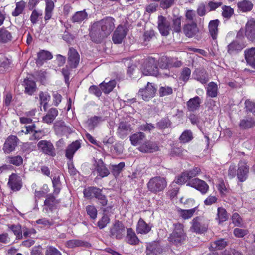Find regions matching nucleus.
Listing matches in <instances>:
<instances>
[{
    "instance_id": "1",
    "label": "nucleus",
    "mask_w": 255,
    "mask_h": 255,
    "mask_svg": "<svg viewBox=\"0 0 255 255\" xmlns=\"http://www.w3.org/2000/svg\"><path fill=\"white\" fill-rule=\"evenodd\" d=\"M115 21L113 18L106 17L93 23L89 33L92 41L98 42L101 39L109 35L115 28Z\"/></svg>"
},
{
    "instance_id": "2",
    "label": "nucleus",
    "mask_w": 255,
    "mask_h": 255,
    "mask_svg": "<svg viewBox=\"0 0 255 255\" xmlns=\"http://www.w3.org/2000/svg\"><path fill=\"white\" fill-rule=\"evenodd\" d=\"M167 186V181L165 178L156 176L151 178L147 184L149 191L153 193H157L163 191Z\"/></svg>"
},
{
    "instance_id": "3",
    "label": "nucleus",
    "mask_w": 255,
    "mask_h": 255,
    "mask_svg": "<svg viewBox=\"0 0 255 255\" xmlns=\"http://www.w3.org/2000/svg\"><path fill=\"white\" fill-rule=\"evenodd\" d=\"M174 229L172 233L168 238L169 241L175 244L181 243L185 240L186 235L183 230V225L175 223L173 225Z\"/></svg>"
},
{
    "instance_id": "4",
    "label": "nucleus",
    "mask_w": 255,
    "mask_h": 255,
    "mask_svg": "<svg viewBox=\"0 0 255 255\" xmlns=\"http://www.w3.org/2000/svg\"><path fill=\"white\" fill-rule=\"evenodd\" d=\"M142 73L145 75H153L157 76L158 74L162 75V73L158 72V68L153 58L150 59L148 62L145 63L141 68ZM165 76H168L167 73H163Z\"/></svg>"
},
{
    "instance_id": "5",
    "label": "nucleus",
    "mask_w": 255,
    "mask_h": 255,
    "mask_svg": "<svg viewBox=\"0 0 255 255\" xmlns=\"http://www.w3.org/2000/svg\"><path fill=\"white\" fill-rule=\"evenodd\" d=\"M125 226L121 222L116 221L110 228V235L117 239H121L125 234Z\"/></svg>"
},
{
    "instance_id": "6",
    "label": "nucleus",
    "mask_w": 255,
    "mask_h": 255,
    "mask_svg": "<svg viewBox=\"0 0 255 255\" xmlns=\"http://www.w3.org/2000/svg\"><path fill=\"white\" fill-rule=\"evenodd\" d=\"M192 226L190 230L197 233H203L207 229V224L204 219L201 217L194 218L191 222Z\"/></svg>"
},
{
    "instance_id": "7",
    "label": "nucleus",
    "mask_w": 255,
    "mask_h": 255,
    "mask_svg": "<svg viewBox=\"0 0 255 255\" xmlns=\"http://www.w3.org/2000/svg\"><path fill=\"white\" fill-rule=\"evenodd\" d=\"M38 149L43 153L50 156L56 155L55 148L52 143L47 140H41L37 144Z\"/></svg>"
},
{
    "instance_id": "8",
    "label": "nucleus",
    "mask_w": 255,
    "mask_h": 255,
    "mask_svg": "<svg viewBox=\"0 0 255 255\" xmlns=\"http://www.w3.org/2000/svg\"><path fill=\"white\" fill-rule=\"evenodd\" d=\"M7 185L13 191H19L22 186V179L18 174L12 173L9 177Z\"/></svg>"
},
{
    "instance_id": "9",
    "label": "nucleus",
    "mask_w": 255,
    "mask_h": 255,
    "mask_svg": "<svg viewBox=\"0 0 255 255\" xmlns=\"http://www.w3.org/2000/svg\"><path fill=\"white\" fill-rule=\"evenodd\" d=\"M18 138L14 135H10L6 139L3 147L4 152L9 154L13 151L17 146Z\"/></svg>"
},
{
    "instance_id": "10",
    "label": "nucleus",
    "mask_w": 255,
    "mask_h": 255,
    "mask_svg": "<svg viewBox=\"0 0 255 255\" xmlns=\"http://www.w3.org/2000/svg\"><path fill=\"white\" fill-rule=\"evenodd\" d=\"M237 170V177L239 181L242 182L247 178L249 173V167L244 161H240L238 163Z\"/></svg>"
},
{
    "instance_id": "11",
    "label": "nucleus",
    "mask_w": 255,
    "mask_h": 255,
    "mask_svg": "<svg viewBox=\"0 0 255 255\" xmlns=\"http://www.w3.org/2000/svg\"><path fill=\"white\" fill-rule=\"evenodd\" d=\"M156 91V88L149 82L147 83V86L144 89L139 91L138 94L142 96V99L145 101H148L153 97Z\"/></svg>"
},
{
    "instance_id": "12",
    "label": "nucleus",
    "mask_w": 255,
    "mask_h": 255,
    "mask_svg": "<svg viewBox=\"0 0 255 255\" xmlns=\"http://www.w3.org/2000/svg\"><path fill=\"white\" fill-rule=\"evenodd\" d=\"M128 30L127 28L119 25L114 32L112 40L115 44L121 43L124 38L127 35Z\"/></svg>"
},
{
    "instance_id": "13",
    "label": "nucleus",
    "mask_w": 255,
    "mask_h": 255,
    "mask_svg": "<svg viewBox=\"0 0 255 255\" xmlns=\"http://www.w3.org/2000/svg\"><path fill=\"white\" fill-rule=\"evenodd\" d=\"M187 185L196 189L203 194L206 193L209 189V186L206 182L198 178L192 179L187 184Z\"/></svg>"
},
{
    "instance_id": "14",
    "label": "nucleus",
    "mask_w": 255,
    "mask_h": 255,
    "mask_svg": "<svg viewBox=\"0 0 255 255\" xmlns=\"http://www.w3.org/2000/svg\"><path fill=\"white\" fill-rule=\"evenodd\" d=\"M132 129L131 125L127 122H121L119 124L117 129V134L122 139L126 138Z\"/></svg>"
},
{
    "instance_id": "15",
    "label": "nucleus",
    "mask_w": 255,
    "mask_h": 255,
    "mask_svg": "<svg viewBox=\"0 0 255 255\" xmlns=\"http://www.w3.org/2000/svg\"><path fill=\"white\" fill-rule=\"evenodd\" d=\"M158 27L161 35L167 36L169 34L171 29L170 22L162 16H158Z\"/></svg>"
},
{
    "instance_id": "16",
    "label": "nucleus",
    "mask_w": 255,
    "mask_h": 255,
    "mask_svg": "<svg viewBox=\"0 0 255 255\" xmlns=\"http://www.w3.org/2000/svg\"><path fill=\"white\" fill-rule=\"evenodd\" d=\"M138 150L143 153H151L158 151L159 147L156 142L147 140L139 146Z\"/></svg>"
},
{
    "instance_id": "17",
    "label": "nucleus",
    "mask_w": 255,
    "mask_h": 255,
    "mask_svg": "<svg viewBox=\"0 0 255 255\" xmlns=\"http://www.w3.org/2000/svg\"><path fill=\"white\" fill-rule=\"evenodd\" d=\"M80 56L77 51L73 48H70L68 52V64L71 68L77 67L79 63Z\"/></svg>"
},
{
    "instance_id": "18",
    "label": "nucleus",
    "mask_w": 255,
    "mask_h": 255,
    "mask_svg": "<svg viewBox=\"0 0 255 255\" xmlns=\"http://www.w3.org/2000/svg\"><path fill=\"white\" fill-rule=\"evenodd\" d=\"M245 34L249 40L255 41V22L253 20H250L246 23Z\"/></svg>"
},
{
    "instance_id": "19",
    "label": "nucleus",
    "mask_w": 255,
    "mask_h": 255,
    "mask_svg": "<svg viewBox=\"0 0 255 255\" xmlns=\"http://www.w3.org/2000/svg\"><path fill=\"white\" fill-rule=\"evenodd\" d=\"M192 75L194 79L203 84L207 83L209 80V75L204 69H196Z\"/></svg>"
},
{
    "instance_id": "20",
    "label": "nucleus",
    "mask_w": 255,
    "mask_h": 255,
    "mask_svg": "<svg viewBox=\"0 0 255 255\" xmlns=\"http://www.w3.org/2000/svg\"><path fill=\"white\" fill-rule=\"evenodd\" d=\"M35 125L34 124L31 126H25V129L22 130L21 132H23L25 134H28L30 132H32L34 131L33 135L30 138V140H38L42 138L44 136V132L41 130H35Z\"/></svg>"
},
{
    "instance_id": "21",
    "label": "nucleus",
    "mask_w": 255,
    "mask_h": 255,
    "mask_svg": "<svg viewBox=\"0 0 255 255\" xmlns=\"http://www.w3.org/2000/svg\"><path fill=\"white\" fill-rule=\"evenodd\" d=\"M245 45L243 43L234 40L230 43L227 47V52L231 55L236 54L241 51Z\"/></svg>"
},
{
    "instance_id": "22",
    "label": "nucleus",
    "mask_w": 255,
    "mask_h": 255,
    "mask_svg": "<svg viewBox=\"0 0 255 255\" xmlns=\"http://www.w3.org/2000/svg\"><path fill=\"white\" fill-rule=\"evenodd\" d=\"M183 32L188 37H192L198 32V28L195 22L185 24L183 27Z\"/></svg>"
},
{
    "instance_id": "23",
    "label": "nucleus",
    "mask_w": 255,
    "mask_h": 255,
    "mask_svg": "<svg viewBox=\"0 0 255 255\" xmlns=\"http://www.w3.org/2000/svg\"><path fill=\"white\" fill-rule=\"evenodd\" d=\"M244 54L247 64L255 68V48L245 50Z\"/></svg>"
},
{
    "instance_id": "24",
    "label": "nucleus",
    "mask_w": 255,
    "mask_h": 255,
    "mask_svg": "<svg viewBox=\"0 0 255 255\" xmlns=\"http://www.w3.org/2000/svg\"><path fill=\"white\" fill-rule=\"evenodd\" d=\"M145 138L146 135L145 133L139 131L130 135V141L132 145L136 146L142 144Z\"/></svg>"
},
{
    "instance_id": "25",
    "label": "nucleus",
    "mask_w": 255,
    "mask_h": 255,
    "mask_svg": "<svg viewBox=\"0 0 255 255\" xmlns=\"http://www.w3.org/2000/svg\"><path fill=\"white\" fill-rule=\"evenodd\" d=\"M104 120L102 117L95 116L89 118L86 122V124L89 130H93Z\"/></svg>"
},
{
    "instance_id": "26",
    "label": "nucleus",
    "mask_w": 255,
    "mask_h": 255,
    "mask_svg": "<svg viewBox=\"0 0 255 255\" xmlns=\"http://www.w3.org/2000/svg\"><path fill=\"white\" fill-rule=\"evenodd\" d=\"M80 143L78 141L73 142L70 144L66 150V157L70 160L72 159L74 153L80 148Z\"/></svg>"
},
{
    "instance_id": "27",
    "label": "nucleus",
    "mask_w": 255,
    "mask_h": 255,
    "mask_svg": "<svg viewBox=\"0 0 255 255\" xmlns=\"http://www.w3.org/2000/svg\"><path fill=\"white\" fill-rule=\"evenodd\" d=\"M220 21L218 19L211 20L208 25V28L210 34L212 38L216 39L218 32V27Z\"/></svg>"
},
{
    "instance_id": "28",
    "label": "nucleus",
    "mask_w": 255,
    "mask_h": 255,
    "mask_svg": "<svg viewBox=\"0 0 255 255\" xmlns=\"http://www.w3.org/2000/svg\"><path fill=\"white\" fill-rule=\"evenodd\" d=\"M54 127L56 131L59 133L67 134L72 132V129L69 126H66L64 122L62 121L57 122Z\"/></svg>"
},
{
    "instance_id": "29",
    "label": "nucleus",
    "mask_w": 255,
    "mask_h": 255,
    "mask_svg": "<svg viewBox=\"0 0 255 255\" xmlns=\"http://www.w3.org/2000/svg\"><path fill=\"white\" fill-rule=\"evenodd\" d=\"M96 170L101 177H106L110 174L109 170L102 160L96 162Z\"/></svg>"
},
{
    "instance_id": "30",
    "label": "nucleus",
    "mask_w": 255,
    "mask_h": 255,
    "mask_svg": "<svg viewBox=\"0 0 255 255\" xmlns=\"http://www.w3.org/2000/svg\"><path fill=\"white\" fill-rule=\"evenodd\" d=\"M24 86L25 88V92L32 95L36 90V85L35 82L28 79H25L24 81Z\"/></svg>"
},
{
    "instance_id": "31",
    "label": "nucleus",
    "mask_w": 255,
    "mask_h": 255,
    "mask_svg": "<svg viewBox=\"0 0 255 255\" xmlns=\"http://www.w3.org/2000/svg\"><path fill=\"white\" fill-rule=\"evenodd\" d=\"M58 114V110L55 108H51L45 116L43 117V121L47 124L51 123Z\"/></svg>"
},
{
    "instance_id": "32",
    "label": "nucleus",
    "mask_w": 255,
    "mask_h": 255,
    "mask_svg": "<svg viewBox=\"0 0 255 255\" xmlns=\"http://www.w3.org/2000/svg\"><path fill=\"white\" fill-rule=\"evenodd\" d=\"M116 82L115 80H111L106 82H103L100 84V88L101 90L106 94H108L111 92L114 88L115 87Z\"/></svg>"
},
{
    "instance_id": "33",
    "label": "nucleus",
    "mask_w": 255,
    "mask_h": 255,
    "mask_svg": "<svg viewBox=\"0 0 255 255\" xmlns=\"http://www.w3.org/2000/svg\"><path fill=\"white\" fill-rule=\"evenodd\" d=\"M126 240L127 242L131 245L137 244L139 241L135 232L131 228H128L127 230Z\"/></svg>"
},
{
    "instance_id": "34",
    "label": "nucleus",
    "mask_w": 255,
    "mask_h": 255,
    "mask_svg": "<svg viewBox=\"0 0 255 255\" xmlns=\"http://www.w3.org/2000/svg\"><path fill=\"white\" fill-rule=\"evenodd\" d=\"M52 57V55L50 52L42 50L38 53V58L36 60V63L38 65H42L44 61L50 60Z\"/></svg>"
},
{
    "instance_id": "35",
    "label": "nucleus",
    "mask_w": 255,
    "mask_h": 255,
    "mask_svg": "<svg viewBox=\"0 0 255 255\" xmlns=\"http://www.w3.org/2000/svg\"><path fill=\"white\" fill-rule=\"evenodd\" d=\"M151 228L145 222L140 218L137 223L136 231L138 233L146 234L149 232Z\"/></svg>"
},
{
    "instance_id": "36",
    "label": "nucleus",
    "mask_w": 255,
    "mask_h": 255,
    "mask_svg": "<svg viewBox=\"0 0 255 255\" xmlns=\"http://www.w3.org/2000/svg\"><path fill=\"white\" fill-rule=\"evenodd\" d=\"M54 8V3L52 0H46V7L45 10V20H49L52 15Z\"/></svg>"
},
{
    "instance_id": "37",
    "label": "nucleus",
    "mask_w": 255,
    "mask_h": 255,
    "mask_svg": "<svg viewBox=\"0 0 255 255\" xmlns=\"http://www.w3.org/2000/svg\"><path fill=\"white\" fill-rule=\"evenodd\" d=\"M198 206L193 207L192 209L188 210H184L179 209H178V212L180 217L184 219H188L191 218L196 212Z\"/></svg>"
},
{
    "instance_id": "38",
    "label": "nucleus",
    "mask_w": 255,
    "mask_h": 255,
    "mask_svg": "<svg viewBox=\"0 0 255 255\" xmlns=\"http://www.w3.org/2000/svg\"><path fill=\"white\" fill-rule=\"evenodd\" d=\"M200 103V98L198 96H196L193 98L190 99L187 102V105L190 111H194L199 107Z\"/></svg>"
},
{
    "instance_id": "39",
    "label": "nucleus",
    "mask_w": 255,
    "mask_h": 255,
    "mask_svg": "<svg viewBox=\"0 0 255 255\" xmlns=\"http://www.w3.org/2000/svg\"><path fill=\"white\" fill-rule=\"evenodd\" d=\"M207 95L212 98L216 97L218 95V86L214 82H210L207 88Z\"/></svg>"
},
{
    "instance_id": "40",
    "label": "nucleus",
    "mask_w": 255,
    "mask_h": 255,
    "mask_svg": "<svg viewBox=\"0 0 255 255\" xmlns=\"http://www.w3.org/2000/svg\"><path fill=\"white\" fill-rule=\"evenodd\" d=\"M88 14L84 11H80L76 12L72 16L71 20L73 22L81 23L87 19Z\"/></svg>"
},
{
    "instance_id": "41",
    "label": "nucleus",
    "mask_w": 255,
    "mask_h": 255,
    "mask_svg": "<svg viewBox=\"0 0 255 255\" xmlns=\"http://www.w3.org/2000/svg\"><path fill=\"white\" fill-rule=\"evenodd\" d=\"M253 7V4L251 2L247 0H243L238 3L239 9L243 12L250 11Z\"/></svg>"
},
{
    "instance_id": "42",
    "label": "nucleus",
    "mask_w": 255,
    "mask_h": 255,
    "mask_svg": "<svg viewBox=\"0 0 255 255\" xmlns=\"http://www.w3.org/2000/svg\"><path fill=\"white\" fill-rule=\"evenodd\" d=\"M12 35L10 32L5 29L0 30V42L7 43L12 40Z\"/></svg>"
},
{
    "instance_id": "43",
    "label": "nucleus",
    "mask_w": 255,
    "mask_h": 255,
    "mask_svg": "<svg viewBox=\"0 0 255 255\" xmlns=\"http://www.w3.org/2000/svg\"><path fill=\"white\" fill-rule=\"evenodd\" d=\"M228 219V215L226 210L222 207H219L217 210V217L216 219L219 223L224 222Z\"/></svg>"
},
{
    "instance_id": "44",
    "label": "nucleus",
    "mask_w": 255,
    "mask_h": 255,
    "mask_svg": "<svg viewBox=\"0 0 255 255\" xmlns=\"http://www.w3.org/2000/svg\"><path fill=\"white\" fill-rule=\"evenodd\" d=\"M7 163L13 164L15 166H19L23 163V158L20 155L15 156H8L6 158Z\"/></svg>"
},
{
    "instance_id": "45",
    "label": "nucleus",
    "mask_w": 255,
    "mask_h": 255,
    "mask_svg": "<svg viewBox=\"0 0 255 255\" xmlns=\"http://www.w3.org/2000/svg\"><path fill=\"white\" fill-rule=\"evenodd\" d=\"M102 192V190L98 188L94 197L98 199L101 205L105 206L107 204L108 200Z\"/></svg>"
},
{
    "instance_id": "46",
    "label": "nucleus",
    "mask_w": 255,
    "mask_h": 255,
    "mask_svg": "<svg viewBox=\"0 0 255 255\" xmlns=\"http://www.w3.org/2000/svg\"><path fill=\"white\" fill-rule=\"evenodd\" d=\"M193 139V135L192 132L190 130L184 131L181 136L179 139L182 143H187L191 141Z\"/></svg>"
},
{
    "instance_id": "47",
    "label": "nucleus",
    "mask_w": 255,
    "mask_h": 255,
    "mask_svg": "<svg viewBox=\"0 0 255 255\" xmlns=\"http://www.w3.org/2000/svg\"><path fill=\"white\" fill-rule=\"evenodd\" d=\"M227 246V241L224 239L216 241L213 243L211 247L215 250H221Z\"/></svg>"
},
{
    "instance_id": "48",
    "label": "nucleus",
    "mask_w": 255,
    "mask_h": 255,
    "mask_svg": "<svg viewBox=\"0 0 255 255\" xmlns=\"http://www.w3.org/2000/svg\"><path fill=\"white\" fill-rule=\"evenodd\" d=\"M255 125L254 121L251 119H243L241 120L239 127L241 128L246 129L251 128Z\"/></svg>"
},
{
    "instance_id": "49",
    "label": "nucleus",
    "mask_w": 255,
    "mask_h": 255,
    "mask_svg": "<svg viewBox=\"0 0 255 255\" xmlns=\"http://www.w3.org/2000/svg\"><path fill=\"white\" fill-rule=\"evenodd\" d=\"M25 6V2L23 1L17 2L16 4V8L14 11L12 12L13 16H17L19 15L23 12L24 8Z\"/></svg>"
},
{
    "instance_id": "50",
    "label": "nucleus",
    "mask_w": 255,
    "mask_h": 255,
    "mask_svg": "<svg viewBox=\"0 0 255 255\" xmlns=\"http://www.w3.org/2000/svg\"><path fill=\"white\" fill-rule=\"evenodd\" d=\"M191 76V70L188 67L184 68L180 74L179 79L186 82L190 78Z\"/></svg>"
},
{
    "instance_id": "51",
    "label": "nucleus",
    "mask_w": 255,
    "mask_h": 255,
    "mask_svg": "<svg viewBox=\"0 0 255 255\" xmlns=\"http://www.w3.org/2000/svg\"><path fill=\"white\" fill-rule=\"evenodd\" d=\"M125 164L124 162H120L118 164H113L111 165L112 172L114 176H117L124 167Z\"/></svg>"
},
{
    "instance_id": "52",
    "label": "nucleus",
    "mask_w": 255,
    "mask_h": 255,
    "mask_svg": "<svg viewBox=\"0 0 255 255\" xmlns=\"http://www.w3.org/2000/svg\"><path fill=\"white\" fill-rule=\"evenodd\" d=\"M58 203V201L56 200L55 198L52 195L48 194L47 195V198L44 201V205L51 208Z\"/></svg>"
},
{
    "instance_id": "53",
    "label": "nucleus",
    "mask_w": 255,
    "mask_h": 255,
    "mask_svg": "<svg viewBox=\"0 0 255 255\" xmlns=\"http://www.w3.org/2000/svg\"><path fill=\"white\" fill-rule=\"evenodd\" d=\"M41 104H43L44 108H45L46 105L50 99V96L48 92H40L39 94Z\"/></svg>"
},
{
    "instance_id": "54",
    "label": "nucleus",
    "mask_w": 255,
    "mask_h": 255,
    "mask_svg": "<svg viewBox=\"0 0 255 255\" xmlns=\"http://www.w3.org/2000/svg\"><path fill=\"white\" fill-rule=\"evenodd\" d=\"M155 127L154 125L151 123H143L140 125L138 127V129L140 130L144 131L149 133H150L151 131L155 129Z\"/></svg>"
},
{
    "instance_id": "55",
    "label": "nucleus",
    "mask_w": 255,
    "mask_h": 255,
    "mask_svg": "<svg viewBox=\"0 0 255 255\" xmlns=\"http://www.w3.org/2000/svg\"><path fill=\"white\" fill-rule=\"evenodd\" d=\"M97 188L96 187H89L85 189L83 191L84 197L87 198L94 197Z\"/></svg>"
},
{
    "instance_id": "56",
    "label": "nucleus",
    "mask_w": 255,
    "mask_h": 255,
    "mask_svg": "<svg viewBox=\"0 0 255 255\" xmlns=\"http://www.w3.org/2000/svg\"><path fill=\"white\" fill-rule=\"evenodd\" d=\"M52 184L54 187V193L58 194L61 190L60 188V181L59 176H55L52 179Z\"/></svg>"
},
{
    "instance_id": "57",
    "label": "nucleus",
    "mask_w": 255,
    "mask_h": 255,
    "mask_svg": "<svg viewBox=\"0 0 255 255\" xmlns=\"http://www.w3.org/2000/svg\"><path fill=\"white\" fill-rule=\"evenodd\" d=\"M190 178L186 171H185L177 177L175 182L177 184L183 185Z\"/></svg>"
},
{
    "instance_id": "58",
    "label": "nucleus",
    "mask_w": 255,
    "mask_h": 255,
    "mask_svg": "<svg viewBox=\"0 0 255 255\" xmlns=\"http://www.w3.org/2000/svg\"><path fill=\"white\" fill-rule=\"evenodd\" d=\"M110 218L107 215H104L97 223V226L100 229H103L110 222Z\"/></svg>"
},
{
    "instance_id": "59",
    "label": "nucleus",
    "mask_w": 255,
    "mask_h": 255,
    "mask_svg": "<svg viewBox=\"0 0 255 255\" xmlns=\"http://www.w3.org/2000/svg\"><path fill=\"white\" fill-rule=\"evenodd\" d=\"M147 250L155 255H159L162 253V249L159 245H152L147 247Z\"/></svg>"
},
{
    "instance_id": "60",
    "label": "nucleus",
    "mask_w": 255,
    "mask_h": 255,
    "mask_svg": "<svg viewBox=\"0 0 255 255\" xmlns=\"http://www.w3.org/2000/svg\"><path fill=\"white\" fill-rule=\"evenodd\" d=\"M222 15L224 18H229L234 13V10L231 7L228 6H224L222 7Z\"/></svg>"
},
{
    "instance_id": "61",
    "label": "nucleus",
    "mask_w": 255,
    "mask_h": 255,
    "mask_svg": "<svg viewBox=\"0 0 255 255\" xmlns=\"http://www.w3.org/2000/svg\"><path fill=\"white\" fill-rule=\"evenodd\" d=\"M88 215L93 219H95L97 215V210L93 205H89L86 207Z\"/></svg>"
},
{
    "instance_id": "62",
    "label": "nucleus",
    "mask_w": 255,
    "mask_h": 255,
    "mask_svg": "<svg viewBox=\"0 0 255 255\" xmlns=\"http://www.w3.org/2000/svg\"><path fill=\"white\" fill-rule=\"evenodd\" d=\"M10 229L18 239H20L22 237L21 227L19 225H12L10 227Z\"/></svg>"
},
{
    "instance_id": "63",
    "label": "nucleus",
    "mask_w": 255,
    "mask_h": 255,
    "mask_svg": "<svg viewBox=\"0 0 255 255\" xmlns=\"http://www.w3.org/2000/svg\"><path fill=\"white\" fill-rule=\"evenodd\" d=\"M175 0H161L160 3V7L163 9H167L173 5Z\"/></svg>"
},
{
    "instance_id": "64",
    "label": "nucleus",
    "mask_w": 255,
    "mask_h": 255,
    "mask_svg": "<svg viewBox=\"0 0 255 255\" xmlns=\"http://www.w3.org/2000/svg\"><path fill=\"white\" fill-rule=\"evenodd\" d=\"M45 255H61V254L56 248L49 246L46 249Z\"/></svg>"
}]
</instances>
